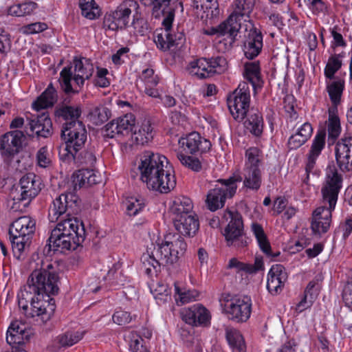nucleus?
Masks as SVG:
<instances>
[{
    "mask_svg": "<svg viewBox=\"0 0 352 352\" xmlns=\"http://www.w3.org/2000/svg\"><path fill=\"white\" fill-rule=\"evenodd\" d=\"M59 282L56 263L47 257H38L27 283L17 294L19 307L35 322H47L56 309L54 299L51 296L58 293Z\"/></svg>",
    "mask_w": 352,
    "mask_h": 352,
    "instance_id": "obj_1",
    "label": "nucleus"
},
{
    "mask_svg": "<svg viewBox=\"0 0 352 352\" xmlns=\"http://www.w3.org/2000/svg\"><path fill=\"white\" fill-rule=\"evenodd\" d=\"M187 244L179 233H168L157 244L151 243L141 257L145 273L152 277L157 275L161 265H172L183 256Z\"/></svg>",
    "mask_w": 352,
    "mask_h": 352,
    "instance_id": "obj_2",
    "label": "nucleus"
},
{
    "mask_svg": "<svg viewBox=\"0 0 352 352\" xmlns=\"http://www.w3.org/2000/svg\"><path fill=\"white\" fill-rule=\"evenodd\" d=\"M138 169L140 180L151 190L166 194L176 186L173 170L164 155L145 151L140 157Z\"/></svg>",
    "mask_w": 352,
    "mask_h": 352,
    "instance_id": "obj_3",
    "label": "nucleus"
},
{
    "mask_svg": "<svg viewBox=\"0 0 352 352\" xmlns=\"http://www.w3.org/2000/svg\"><path fill=\"white\" fill-rule=\"evenodd\" d=\"M342 176L338 171L335 164H329L325 172V180L322 187V206L317 208L312 213L311 228L316 234L326 233L330 228L332 212L334 210L339 192L342 187Z\"/></svg>",
    "mask_w": 352,
    "mask_h": 352,
    "instance_id": "obj_4",
    "label": "nucleus"
},
{
    "mask_svg": "<svg viewBox=\"0 0 352 352\" xmlns=\"http://www.w3.org/2000/svg\"><path fill=\"white\" fill-rule=\"evenodd\" d=\"M77 197L72 192L61 194L56 197L49 209L48 217L51 222L59 221L55 230V234L60 233L67 236L76 241L75 238L82 230V243L85 239L84 225L77 218L71 217L69 209L76 206Z\"/></svg>",
    "mask_w": 352,
    "mask_h": 352,
    "instance_id": "obj_5",
    "label": "nucleus"
},
{
    "mask_svg": "<svg viewBox=\"0 0 352 352\" xmlns=\"http://www.w3.org/2000/svg\"><path fill=\"white\" fill-rule=\"evenodd\" d=\"M93 72L94 65L89 59L74 57L72 65L64 67L60 73L61 88L66 94L78 92Z\"/></svg>",
    "mask_w": 352,
    "mask_h": 352,
    "instance_id": "obj_6",
    "label": "nucleus"
},
{
    "mask_svg": "<svg viewBox=\"0 0 352 352\" xmlns=\"http://www.w3.org/2000/svg\"><path fill=\"white\" fill-rule=\"evenodd\" d=\"M61 134L65 144L60 147L59 158L61 161L74 160V153L79 152L87 141L85 126L83 122L69 123L66 126H63Z\"/></svg>",
    "mask_w": 352,
    "mask_h": 352,
    "instance_id": "obj_7",
    "label": "nucleus"
},
{
    "mask_svg": "<svg viewBox=\"0 0 352 352\" xmlns=\"http://www.w3.org/2000/svg\"><path fill=\"white\" fill-rule=\"evenodd\" d=\"M140 8L135 0H123L113 10L107 12L103 20V28L106 30L117 32L125 30L133 14Z\"/></svg>",
    "mask_w": 352,
    "mask_h": 352,
    "instance_id": "obj_8",
    "label": "nucleus"
},
{
    "mask_svg": "<svg viewBox=\"0 0 352 352\" xmlns=\"http://www.w3.org/2000/svg\"><path fill=\"white\" fill-rule=\"evenodd\" d=\"M219 301L223 312L229 320L236 322H245L250 318L252 305L250 297L223 294Z\"/></svg>",
    "mask_w": 352,
    "mask_h": 352,
    "instance_id": "obj_9",
    "label": "nucleus"
},
{
    "mask_svg": "<svg viewBox=\"0 0 352 352\" xmlns=\"http://www.w3.org/2000/svg\"><path fill=\"white\" fill-rule=\"evenodd\" d=\"M236 179H220L217 184L210 189L207 195L206 204L210 211H216L224 206L228 198H232L236 192L238 186H235Z\"/></svg>",
    "mask_w": 352,
    "mask_h": 352,
    "instance_id": "obj_10",
    "label": "nucleus"
},
{
    "mask_svg": "<svg viewBox=\"0 0 352 352\" xmlns=\"http://www.w3.org/2000/svg\"><path fill=\"white\" fill-rule=\"evenodd\" d=\"M250 104V89L248 82H241L228 98V106L233 118L243 120L247 116Z\"/></svg>",
    "mask_w": 352,
    "mask_h": 352,
    "instance_id": "obj_11",
    "label": "nucleus"
},
{
    "mask_svg": "<svg viewBox=\"0 0 352 352\" xmlns=\"http://www.w3.org/2000/svg\"><path fill=\"white\" fill-rule=\"evenodd\" d=\"M223 221H228L225 229V237L228 245L241 248L246 245L247 242L243 236L242 217L237 211L227 210L222 217Z\"/></svg>",
    "mask_w": 352,
    "mask_h": 352,
    "instance_id": "obj_12",
    "label": "nucleus"
},
{
    "mask_svg": "<svg viewBox=\"0 0 352 352\" xmlns=\"http://www.w3.org/2000/svg\"><path fill=\"white\" fill-rule=\"evenodd\" d=\"M41 178L34 173H29L23 175L19 180V189L14 197V201L23 203V206H28L34 199L42 189Z\"/></svg>",
    "mask_w": 352,
    "mask_h": 352,
    "instance_id": "obj_13",
    "label": "nucleus"
},
{
    "mask_svg": "<svg viewBox=\"0 0 352 352\" xmlns=\"http://www.w3.org/2000/svg\"><path fill=\"white\" fill-rule=\"evenodd\" d=\"M240 19L232 13L228 18L218 26L219 40L218 50L222 52L230 50L236 40V36L241 28Z\"/></svg>",
    "mask_w": 352,
    "mask_h": 352,
    "instance_id": "obj_14",
    "label": "nucleus"
},
{
    "mask_svg": "<svg viewBox=\"0 0 352 352\" xmlns=\"http://www.w3.org/2000/svg\"><path fill=\"white\" fill-rule=\"evenodd\" d=\"M179 146L186 153L197 154L206 153L211 148L210 140L197 132H192L179 140Z\"/></svg>",
    "mask_w": 352,
    "mask_h": 352,
    "instance_id": "obj_15",
    "label": "nucleus"
},
{
    "mask_svg": "<svg viewBox=\"0 0 352 352\" xmlns=\"http://www.w3.org/2000/svg\"><path fill=\"white\" fill-rule=\"evenodd\" d=\"M228 178H239V180L234 182L235 186H237L238 182H243V188L246 191L257 192L262 186V169L243 168L241 175L234 173Z\"/></svg>",
    "mask_w": 352,
    "mask_h": 352,
    "instance_id": "obj_16",
    "label": "nucleus"
},
{
    "mask_svg": "<svg viewBox=\"0 0 352 352\" xmlns=\"http://www.w3.org/2000/svg\"><path fill=\"white\" fill-rule=\"evenodd\" d=\"M82 230L80 231L77 237L76 236L75 241L60 232H56L55 234V230L53 229L48 239L49 250L63 252L65 250H76L82 243Z\"/></svg>",
    "mask_w": 352,
    "mask_h": 352,
    "instance_id": "obj_17",
    "label": "nucleus"
},
{
    "mask_svg": "<svg viewBox=\"0 0 352 352\" xmlns=\"http://www.w3.org/2000/svg\"><path fill=\"white\" fill-rule=\"evenodd\" d=\"M135 124L133 114L127 113L107 123L104 126V135L113 138L116 135H124L129 134L132 126Z\"/></svg>",
    "mask_w": 352,
    "mask_h": 352,
    "instance_id": "obj_18",
    "label": "nucleus"
},
{
    "mask_svg": "<svg viewBox=\"0 0 352 352\" xmlns=\"http://www.w3.org/2000/svg\"><path fill=\"white\" fill-rule=\"evenodd\" d=\"M336 160L343 172L352 170V137L342 138L336 146Z\"/></svg>",
    "mask_w": 352,
    "mask_h": 352,
    "instance_id": "obj_19",
    "label": "nucleus"
},
{
    "mask_svg": "<svg viewBox=\"0 0 352 352\" xmlns=\"http://www.w3.org/2000/svg\"><path fill=\"white\" fill-rule=\"evenodd\" d=\"M32 334L31 330L21 322L16 320L10 324L6 332V342L12 346V349L15 347H22V344L29 340Z\"/></svg>",
    "mask_w": 352,
    "mask_h": 352,
    "instance_id": "obj_20",
    "label": "nucleus"
},
{
    "mask_svg": "<svg viewBox=\"0 0 352 352\" xmlns=\"http://www.w3.org/2000/svg\"><path fill=\"white\" fill-rule=\"evenodd\" d=\"M182 317L186 323L195 326L207 325L210 320V312L200 304L184 309Z\"/></svg>",
    "mask_w": 352,
    "mask_h": 352,
    "instance_id": "obj_21",
    "label": "nucleus"
},
{
    "mask_svg": "<svg viewBox=\"0 0 352 352\" xmlns=\"http://www.w3.org/2000/svg\"><path fill=\"white\" fill-rule=\"evenodd\" d=\"M287 280L285 267L280 264L272 266L267 274V289L272 295L280 293Z\"/></svg>",
    "mask_w": 352,
    "mask_h": 352,
    "instance_id": "obj_22",
    "label": "nucleus"
},
{
    "mask_svg": "<svg viewBox=\"0 0 352 352\" xmlns=\"http://www.w3.org/2000/svg\"><path fill=\"white\" fill-rule=\"evenodd\" d=\"M325 140V130L318 131L312 141L310 150L307 154V161L305 166L307 178L309 177V173L314 170L317 159L324 148L326 143Z\"/></svg>",
    "mask_w": 352,
    "mask_h": 352,
    "instance_id": "obj_23",
    "label": "nucleus"
},
{
    "mask_svg": "<svg viewBox=\"0 0 352 352\" xmlns=\"http://www.w3.org/2000/svg\"><path fill=\"white\" fill-rule=\"evenodd\" d=\"M28 121L30 131L38 137L48 138L53 133L52 122L47 113L28 118Z\"/></svg>",
    "mask_w": 352,
    "mask_h": 352,
    "instance_id": "obj_24",
    "label": "nucleus"
},
{
    "mask_svg": "<svg viewBox=\"0 0 352 352\" xmlns=\"http://www.w3.org/2000/svg\"><path fill=\"white\" fill-rule=\"evenodd\" d=\"M24 138L20 131H14L4 134L0 140V150L7 155H13L19 152Z\"/></svg>",
    "mask_w": 352,
    "mask_h": 352,
    "instance_id": "obj_25",
    "label": "nucleus"
},
{
    "mask_svg": "<svg viewBox=\"0 0 352 352\" xmlns=\"http://www.w3.org/2000/svg\"><path fill=\"white\" fill-rule=\"evenodd\" d=\"M263 47V36L256 29L250 30L243 44L245 57L253 59L261 52Z\"/></svg>",
    "mask_w": 352,
    "mask_h": 352,
    "instance_id": "obj_26",
    "label": "nucleus"
},
{
    "mask_svg": "<svg viewBox=\"0 0 352 352\" xmlns=\"http://www.w3.org/2000/svg\"><path fill=\"white\" fill-rule=\"evenodd\" d=\"M174 225L181 234L188 236H194L199 227L198 219L194 212L175 219Z\"/></svg>",
    "mask_w": 352,
    "mask_h": 352,
    "instance_id": "obj_27",
    "label": "nucleus"
},
{
    "mask_svg": "<svg viewBox=\"0 0 352 352\" xmlns=\"http://www.w3.org/2000/svg\"><path fill=\"white\" fill-rule=\"evenodd\" d=\"M99 177L96 175L94 170L82 168L73 173L72 176V185L73 190L86 186H91L99 182Z\"/></svg>",
    "mask_w": 352,
    "mask_h": 352,
    "instance_id": "obj_28",
    "label": "nucleus"
},
{
    "mask_svg": "<svg viewBox=\"0 0 352 352\" xmlns=\"http://www.w3.org/2000/svg\"><path fill=\"white\" fill-rule=\"evenodd\" d=\"M35 220L28 216H23L16 219L11 225L10 234H19L30 239L35 231Z\"/></svg>",
    "mask_w": 352,
    "mask_h": 352,
    "instance_id": "obj_29",
    "label": "nucleus"
},
{
    "mask_svg": "<svg viewBox=\"0 0 352 352\" xmlns=\"http://www.w3.org/2000/svg\"><path fill=\"white\" fill-rule=\"evenodd\" d=\"M243 75L251 83L254 90L262 87L263 80L261 79L259 61H247L244 63Z\"/></svg>",
    "mask_w": 352,
    "mask_h": 352,
    "instance_id": "obj_30",
    "label": "nucleus"
},
{
    "mask_svg": "<svg viewBox=\"0 0 352 352\" xmlns=\"http://www.w3.org/2000/svg\"><path fill=\"white\" fill-rule=\"evenodd\" d=\"M81 113V107L78 105L63 104L56 109L55 116L64 120L63 126H66L69 123L82 122L79 120Z\"/></svg>",
    "mask_w": 352,
    "mask_h": 352,
    "instance_id": "obj_31",
    "label": "nucleus"
},
{
    "mask_svg": "<svg viewBox=\"0 0 352 352\" xmlns=\"http://www.w3.org/2000/svg\"><path fill=\"white\" fill-rule=\"evenodd\" d=\"M192 208V202L190 198L185 196H177L171 201L169 210L175 219L180 216L193 213Z\"/></svg>",
    "mask_w": 352,
    "mask_h": 352,
    "instance_id": "obj_32",
    "label": "nucleus"
},
{
    "mask_svg": "<svg viewBox=\"0 0 352 352\" xmlns=\"http://www.w3.org/2000/svg\"><path fill=\"white\" fill-rule=\"evenodd\" d=\"M263 258L258 256L255 258L254 264L241 262L236 258L230 259L228 264V268L234 269L237 273L245 272L250 274L256 273L258 271L263 270Z\"/></svg>",
    "mask_w": 352,
    "mask_h": 352,
    "instance_id": "obj_33",
    "label": "nucleus"
},
{
    "mask_svg": "<svg viewBox=\"0 0 352 352\" xmlns=\"http://www.w3.org/2000/svg\"><path fill=\"white\" fill-rule=\"evenodd\" d=\"M244 127L254 137H261L264 129L262 114L258 111L252 110L244 122Z\"/></svg>",
    "mask_w": 352,
    "mask_h": 352,
    "instance_id": "obj_34",
    "label": "nucleus"
},
{
    "mask_svg": "<svg viewBox=\"0 0 352 352\" xmlns=\"http://www.w3.org/2000/svg\"><path fill=\"white\" fill-rule=\"evenodd\" d=\"M192 7L197 14H206V18H213L219 14L217 0H193Z\"/></svg>",
    "mask_w": 352,
    "mask_h": 352,
    "instance_id": "obj_35",
    "label": "nucleus"
},
{
    "mask_svg": "<svg viewBox=\"0 0 352 352\" xmlns=\"http://www.w3.org/2000/svg\"><path fill=\"white\" fill-rule=\"evenodd\" d=\"M251 230L256 239L260 249L263 253L270 257H276L280 254L279 252L277 254H272L270 243L262 226L257 223H253L251 226Z\"/></svg>",
    "mask_w": 352,
    "mask_h": 352,
    "instance_id": "obj_36",
    "label": "nucleus"
},
{
    "mask_svg": "<svg viewBox=\"0 0 352 352\" xmlns=\"http://www.w3.org/2000/svg\"><path fill=\"white\" fill-rule=\"evenodd\" d=\"M57 100V94L52 84L32 103V108L36 111L52 107Z\"/></svg>",
    "mask_w": 352,
    "mask_h": 352,
    "instance_id": "obj_37",
    "label": "nucleus"
},
{
    "mask_svg": "<svg viewBox=\"0 0 352 352\" xmlns=\"http://www.w3.org/2000/svg\"><path fill=\"white\" fill-rule=\"evenodd\" d=\"M226 338L232 352L246 351V344L243 336L238 329L227 328Z\"/></svg>",
    "mask_w": 352,
    "mask_h": 352,
    "instance_id": "obj_38",
    "label": "nucleus"
},
{
    "mask_svg": "<svg viewBox=\"0 0 352 352\" xmlns=\"http://www.w3.org/2000/svg\"><path fill=\"white\" fill-rule=\"evenodd\" d=\"M153 138V130L149 120H144L138 131L131 133V140L137 144H144L150 142Z\"/></svg>",
    "mask_w": 352,
    "mask_h": 352,
    "instance_id": "obj_39",
    "label": "nucleus"
},
{
    "mask_svg": "<svg viewBox=\"0 0 352 352\" xmlns=\"http://www.w3.org/2000/svg\"><path fill=\"white\" fill-rule=\"evenodd\" d=\"M263 153L256 146L250 147L245 152L243 168H261Z\"/></svg>",
    "mask_w": 352,
    "mask_h": 352,
    "instance_id": "obj_40",
    "label": "nucleus"
},
{
    "mask_svg": "<svg viewBox=\"0 0 352 352\" xmlns=\"http://www.w3.org/2000/svg\"><path fill=\"white\" fill-rule=\"evenodd\" d=\"M187 69L193 76L199 79L209 77L208 59L201 58L189 63Z\"/></svg>",
    "mask_w": 352,
    "mask_h": 352,
    "instance_id": "obj_41",
    "label": "nucleus"
},
{
    "mask_svg": "<svg viewBox=\"0 0 352 352\" xmlns=\"http://www.w3.org/2000/svg\"><path fill=\"white\" fill-rule=\"evenodd\" d=\"M175 285V300L177 305H183L190 303L198 299L199 293L195 289H186L181 288L177 285V283Z\"/></svg>",
    "mask_w": 352,
    "mask_h": 352,
    "instance_id": "obj_42",
    "label": "nucleus"
},
{
    "mask_svg": "<svg viewBox=\"0 0 352 352\" xmlns=\"http://www.w3.org/2000/svg\"><path fill=\"white\" fill-rule=\"evenodd\" d=\"M158 305H163L171 300V289L163 282H158L151 289Z\"/></svg>",
    "mask_w": 352,
    "mask_h": 352,
    "instance_id": "obj_43",
    "label": "nucleus"
},
{
    "mask_svg": "<svg viewBox=\"0 0 352 352\" xmlns=\"http://www.w3.org/2000/svg\"><path fill=\"white\" fill-rule=\"evenodd\" d=\"M328 139L331 143L338 138L341 132L340 121L334 111H329L327 122Z\"/></svg>",
    "mask_w": 352,
    "mask_h": 352,
    "instance_id": "obj_44",
    "label": "nucleus"
},
{
    "mask_svg": "<svg viewBox=\"0 0 352 352\" xmlns=\"http://www.w3.org/2000/svg\"><path fill=\"white\" fill-rule=\"evenodd\" d=\"M344 89V80L343 79H338L327 84V92L331 102L335 106L340 103Z\"/></svg>",
    "mask_w": 352,
    "mask_h": 352,
    "instance_id": "obj_45",
    "label": "nucleus"
},
{
    "mask_svg": "<svg viewBox=\"0 0 352 352\" xmlns=\"http://www.w3.org/2000/svg\"><path fill=\"white\" fill-rule=\"evenodd\" d=\"M256 0H236L232 14L241 20L243 16H249L252 12Z\"/></svg>",
    "mask_w": 352,
    "mask_h": 352,
    "instance_id": "obj_46",
    "label": "nucleus"
},
{
    "mask_svg": "<svg viewBox=\"0 0 352 352\" xmlns=\"http://www.w3.org/2000/svg\"><path fill=\"white\" fill-rule=\"evenodd\" d=\"M126 211L129 216H135L145 207L146 203L142 197H129L124 201Z\"/></svg>",
    "mask_w": 352,
    "mask_h": 352,
    "instance_id": "obj_47",
    "label": "nucleus"
},
{
    "mask_svg": "<svg viewBox=\"0 0 352 352\" xmlns=\"http://www.w3.org/2000/svg\"><path fill=\"white\" fill-rule=\"evenodd\" d=\"M74 159L70 161H63V162L71 164L72 162L78 164L84 165L87 167H93L96 162V157L94 153L90 151H83L80 153H74Z\"/></svg>",
    "mask_w": 352,
    "mask_h": 352,
    "instance_id": "obj_48",
    "label": "nucleus"
},
{
    "mask_svg": "<svg viewBox=\"0 0 352 352\" xmlns=\"http://www.w3.org/2000/svg\"><path fill=\"white\" fill-rule=\"evenodd\" d=\"M10 239L14 256L19 259L25 248L29 246L30 239L21 236L19 234H10Z\"/></svg>",
    "mask_w": 352,
    "mask_h": 352,
    "instance_id": "obj_49",
    "label": "nucleus"
},
{
    "mask_svg": "<svg viewBox=\"0 0 352 352\" xmlns=\"http://www.w3.org/2000/svg\"><path fill=\"white\" fill-rule=\"evenodd\" d=\"M82 15L93 20L100 15V10L94 0H80L79 3Z\"/></svg>",
    "mask_w": 352,
    "mask_h": 352,
    "instance_id": "obj_50",
    "label": "nucleus"
},
{
    "mask_svg": "<svg viewBox=\"0 0 352 352\" xmlns=\"http://www.w3.org/2000/svg\"><path fill=\"white\" fill-rule=\"evenodd\" d=\"M343 56L341 54L330 56L325 66L324 74L327 78H334L335 74L341 68L342 63L340 60Z\"/></svg>",
    "mask_w": 352,
    "mask_h": 352,
    "instance_id": "obj_51",
    "label": "nucleus"
},
{
    "mask_svg": "<svg viewBox=\"0 0 352 352\" xmlns=\"http://www.w3.org/2000/svg\"><path fill=\"white\" fill-rule=\"evenodd\" d=\"M209 77L214 74H222L228 67L226 59L223 56H217L208 59Z\"/></svg>",
    "mask_w": 352,
    "mask_h": 352,
    "instance_id": "obj_52",
    "label": "nucleus"
},
{
    "mask_svg": "<svg viewBox=\"0 0 352 352\" xmlns=\"http://www.w3.org/2000/svg\"><path fill=\"white\" fill-rule=\"evenodd\" d=\"M88 118L95 125H100L107 120L109 111L104 107H95L91 109Z\"/></svg>",
    "mask_w": 352,
    "mask_h": 352,
    "instance_id": "obj_53",
    "label": "nucleus"
},
{
    "mask_svg": "<svg viewBox=\"0 0 352 352\" xmlns=\"http://www.w3.org/2000/svg\"><path fill=\"white\" fill-rule=\"evenodd\" d=\"M164 19L162 21V26L164 28V35L166 37L168 42L173 43L174 42V36L171 34L172 24L174 21L175 13L173 9L169 8L165 10L162 14Z\"/></svg>",
    "mask_w": 352,
    "mask_h": 352,
    "instance_id": "obj_54",
    "label": "nucleus"
},
{
    "mask_svg": "<svg viewBox=\"0 0 352 352\" xmlns=\"http://www.w3.org/2000/svg\"><path fill=\"white\" fill-rule=\"evenodd\" d=\"M177 157L183 166L193 171L198 172L201 169V164L199 160L195 157L186 155L182 152H178Z\"/></svg>",
    "mask_w": 352,
    "mask_h": 352,
    "instance_id": "obj_55",
    "label": "nucleus"
},
{
    "mask_svg": "<svg viewBox=\"0 0 352 352\" xmlns=\"http://www.w3.org/2000/svg\"><path fill=\"white\" fill-rule=\"evenodd\" d=\"M352 233V214L346 215L343 221H342L337 229L335 234H341L342 239L346 241V239Z\"/></svg>",
    "mask_w": 352,
    "mask_h": 352,
    "instance_id": "obj_56",
    "label": "nucleus"
},
{
    "mask_svg": "<svg viewBox=\"0 0 352 352\" xmlns=\"http://www.w3.org/2000/svg\"><path fill=\"white\" fill-rule=\"evenodd\" d=\"M81 339L82 336L78 332H67L58 337V343L62 346H72Z\"/></svg>",
    "mask_w": 352,
    "mask_h": 352,
    "instance_id": "obj_57",
    "label": "nucleus"
},
{
    "mask_svg": "<svg viewBox=\"0 0 352 352\" xmlns=\"http://www.w3.org/2000/svg\"><path fill=\"white\" fill-rule=\"evenodd\" d=\"M37 164L42 168H47L52 163L51 155L47 146L41 147L36 153Z\"/></svg>",
    "mask_w": 352,
    "mask_h": 352,
    "instance_id": "obj_58",
    "label": "nucleus"
},
{
    "mask_svg": "<svg viewBox=\"0 0 352 352\" xmlns=\"http://www.w3.org/2000/svg\"><path fill=\"white\" fill-rule=\"evenodd\" d=\"M131 25L135 32L141 35H144L148 30L147 21L138 14V11L132 16Z\"/></svg>",
    "mask_w": 352,
    "mask_h": 352,
    "instance_id": "obj_59",
    "label": "nucleus"
},
{
    "mask_svg": "<svg viewBox=\"0 0 352 352\" xmlns=\"http://www.w3.org/2000/svg\"><path fill=\"white\" fill-rule=\"evenodd\" d=\"M109 75V71L106 68H96V75L94 79V83L100 87H107L110 85V78L107 76Z\"/></svg>",
    "mask_w": 352,
    "mask_h": 352,
    "instance_id": "obj_60",
    "label": "nucleus"
},
{
    "mask_svg": "<svg viewBox=\"0 0 352 352\" xmlns=\"http://www.w3.org/2000/svg\"><path fill=\"white\" fill-rule=\"evenodd\" d=\"M47 25L43 22H36L21 28L20 32L23 34H34L43 32L47 29Z\"/></svg>",
    "mask_w": 352,
    "mask_h": 352,
    "instance_id": "obj_61",
    "label": "nucleus"
},
{
    "mask_svg": "<svg viewBox=\"0 0 352 352\" xmlns=\"http://www.w3.org/2000/svg\"><path fill=\"white\" fill-rule=\"evenodd\" d=\"M112 319L118 325H125L133 320V317L127 311L118 310L113 314Z\"/></svg>",
    "mask_w": 352,
    "mask_h": 352,
    "instance_id": "obj_62",
    "label": "nucleus"
},
{
    "mask_svg": "<svg viewBox=\"0 0 352 352\" xmlns=\"http://www.w3.org/2000/svg\"><path fill=\"white\" fill-rule=\"evenodd\" d=\"M140 78L144 85H148V86L157 85L158 84L157 77L154 76V70L151 68L144 69Z\"/></svg>",
    "mask_w": 352,
    "mask_h": 352,
    "instance_id": "obj_63",
    "label": "nucleus"
},
{
    "mask_svg": "<svg viewBox=\"0 0 352 352\" xmlns=\"http://www.w3.org/2000/svg\"><path fill=\"white\" fill-rule=\"evenodd\" d=\"M307 140L297 131L292 135L288 140V147L290 150H295L302 146Z\"/></svg>",
    "mask_w": 352,
    "mask_h": 352,
    "instance_id": "obj_64",
    "label": "nucleus"
}]
</instances>
